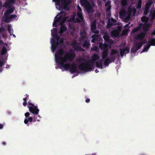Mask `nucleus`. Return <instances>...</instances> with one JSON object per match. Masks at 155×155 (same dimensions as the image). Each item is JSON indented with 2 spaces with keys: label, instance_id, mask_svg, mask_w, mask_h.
Returning <instances> with one entry per match:
<instances>
[{
  "label": "nucleus",
  "instance_id": "obj_59",
  "mask_svg": "<svg viewBox=\"0 0 155 155\" xmlns=\"http://www.w3.org/2000/svg\"><path fill=\"white\" fill-rule=\"evenodd\" d=\"M8 32L10 34V35L11 36H12V34H13V31L11 30V31H10V32Z\"/></svg>",
  "mask_w": 155,
  "mask_h": 155
},
{
  "label": "nucleus",
  "instance_id": "obj_7",
  "mask_svg": "<svg viewBox=\"0 0 155 155\" xmlns=\"http://www.w3.org/2000/svg\"><path fill=\"white\" fill-rule=\"evenodd\" d=\"M65 63L62 64L60 66V68L62 69V68L64 69L65 70H67L70 69L69 71L72 74H74L77 71V69L76 65L75 64L73 63L70 64V63H68L66 64Z\"/></svg>",
  "mask_w": 155,
  "mask_h": 155
},
{
  "label": "nucleus",
  "instance_id": "obj_64",
  "mask_svg": "<svg viewBox=\"0 0 155 155\" xmlns=\"http://www.w3.org/2000/svg\"><path fill=\"white\" fill-rule=\"evenodd\" d=\"M64 41L62 39H61L60 41V43H63V42Z\"/></svg>",
  "mask_w": 155,
  "mask_h": 155
},
{
  "label": "nucleus",
  "instance_id": "obj_45",
  "mask_svg": "<svg viewBox=\"0 0 155 155\" xmlns=\"http://www.w3.org/2000/svg\"><path fill=\"white\" fill-rule=\"evenodd\" d=\"M131 51L133 53H135L136 52L137 50V49H136V48L135 47V46H134L133 48L131 49Z\"/></svg>",
  "mask_w": 155,
  "mask_h": 155
},
{
  "label": "nucleus",
  "instance_id": "obj_29",
  "mask_svg": "<svg viewBox=\"0 0 155 155\" xmlns=\"http://www.w3.org/2000/svg\"><path fill=\"white\" fill-rule=\"evenodd\" d=\"M127 0H121V4L122 8H126L127 5Z\"/></svg>",
  "mask_w": 155,
  "mask_h": 155
},
{
  "label": "nucleus",
  "instance_id": "obj_19",
  "mask_svg": "<svg viewBox=\"0 0 155 155\" xmlns=\"http://www.w3.org/2000/svg\"><path fill=\"white\" fill-rule=\"evenodd\" d=\"M99 59V56L97 54H94L91 57V59L90 60V62L92 64H94L95 61Z\"/></svg>",
  "mask_w": 155,
  "mask_h": 155
},
{
  "label": "nucleus",
  "instance_id": "obj_54",
  "mask_svg": "<svg viewBox=\"0 0 155 155\" xmlns=\"http://www.w3.org/2000/svg\"><path fill=\"white\" fill-rule=\"evenodd\" d=\"M16 0H9L11 2L12 4H14L15 3V1Z\"/></svg>",
  "mask_w": 155,
  "mask_h": 155
},
{
  "label": "nucleus",
  "instance_id": "obj_15",
  "mask_svg": "<svg viewBox=\"0 0 155 155\" xmlns=\"http://www.w3.org/2000/svg\"><path fill=\"white\" fill-rule=\"evenodd\" d=\"M120 54L121 57H123L126 52V54L129 53L130 51V48L128 47H126L124 49L120 48Z\"/></svg>",
  "mask_w": 155,
  "mask_h": 155
},
{
  "label": "nucleus",
  "instance_id": "obj_47",
  "mask_svg": "<svg viewBox=\"0 0 155 155\" xmlns=\"http://www.w3.org/2000/svg\"><path fill=\"white\" fill-rule=\"evenodd\" d=\"M5 29L3 27L0 28V33H3L5 31Z\"/></svg>",
  "mask_w": 155,
  "mask_h": 155
},
{
  "label": "nucleus",
  "instance_id": "obj_23",
  "mask_svg": "<svg viewBox=\"0 0 155 155\" xmlns=\"http://www.w3.org/2000/svg\"><path fill=\"white\" fill-rule=\"evenodd\" d=\"M108 50L107 49H104L103 50L102 54V57L103 60H104V59L107 58L108 55Z\"/></svg>",
  "mask_w": 155,
  "mask_h": 155
},
{
  "label": "nucleus",
  "instance_id": "obj_39",
  "mask_svg": "<svg viewBox=\"0 0 155 155\" xmlns=\"http://www.w3.org/2000/svg\"><path fill=\"white\" fill-rule=\"evenodd\" d=\"M141 3L142 1L141 0H138V2L137 3V8L138 9H140L141 7Z\"/></svg>",
  "mask_w": 155,
  "mask_h": 155
},
{
  "label": "nucleus",
  "instance_id": "obj_51",
  "mask_svg": "<svg viewBox=\"0 0 155 155\" xmlns=\"http://www.w3.org/2000/svg\"><path fill=\"white\" fill-rule=\"evenodd\" d=\"M25 115L26 117H28L29 116L30 114L29 112H27L25 114Z\"/></svg>",
  "mask_w": 155,
  "mask_h": 155
},
{
  "label": "nucleus",
  "instance_id": "obj_46",
  "mask_svg": "<svg viewBox=\"0 0 155 155\" xmlns=\"http://www.w3.org/2000/svg\"><path fill=\"white\" fill-rule=\"evenodd\" d=\"M147 42V41L146 39L145 38L143 39V40H142V41L140 42L139 43L141 45L144 44L146 43Z\"/></svg>",
  "mask_w": 155,
  "mask_h": 155
},
{
  "label": "nucleus",
  "instance_id": "obj_9",
  "mask_svg": "<svg viewBox=\"0 0 155 155\" xmlns=\"http://www.w3.org/2000/svg\"><path fill=\"white\" fill-rule=\"evenodd\" d=\"M56 38L57 41H56L53 38L51 39V50L53 52H54L56 50L57 48L59 45L60 38L57 35L55 36Z\"/></svg>",
  "mask_w": 155,
  "mask_h": 155
},
{
  "label": "nucleus",
  "instance_id": "obj_13",
  "mask_svg": "<svg viewBox=\"0 0 155 155\" xmlns=\"http://www.w3.org/2000/svg\"><path fill=\"white\" fill-rule=\"evenodd\" d=\"M127 12L125 10V8H122L120 11L119 15L120 16L122 17L126 20L129 19L130 15H126Z\"/></svg>",
  "mask_w": 155,
  "mask_h": 155
},
{
  "label": "nucleus",
  "instance_id": "obj_48",
  "mask_svg": "<svg viewBox=\"0 0 155 155\" xmlns=\"http://www.w3.org/2000/svg\"><path fill=\"white\" fill-rule=\"evenodd\" d=\"M82 15H83V13L82 12H77V17H78L79 16H81Z\"/></svg>",
  "mask_w": 155,
  "mask_h": 155
},
{
  "label": "nucleus",
  "instance_id": "obj_40",
  "mask_svg": "<svg viewBox=\"0 0 155 155\" xmlns=\"http://www.w3.org/2000/svg\"><path fill=\"white\" fill-rule=\"evenodd\" d=\"M150 12V9L145 8L143 14L144 15L146 16Z\"/></svg>",
  "mask_w": 155,
  "mask_h": 155
},
{
  "label": "nucleus",
  "instance_id": "obj_1",
  "mask_svg": "<svg viewBox=\"0 0 155 155\" xmlns=\"http://www.w3.org/2000/svg\"><path fill=\"white\" fill-rule=\"evenodd\" d=\"M65 53L64 50L61 48L55 53V60L56 62L60 66L65 63L68 60L72 61L75 58V54L74 51L71 50L69 53L66 52L63 57L61 56Z\"/></svg>",
  "mask_w": 155,
  "mask_h": 155
},
{
  "label": "nucleus",
  "instance_id": "obj_30",
  "mask_svg": "<svg viewBox=\"0 0 155 155\" xmlns=\"http://www.w3.org/2000/svg\"><path fill=\"white\" fill-rule=\"evenodd\" d=\"M108 45L107 44H103L101 43H99V47L101 49H106L108 47Z\"/></svg>",
  "mask_w": 155,
  "mask_h": 155
},
{
  "label": "nucleus",
  "instance_id": "obj_61",
  "mask_svg": "<svg viewBox=\"0 0 155 155\" xmlns=\"http://www.w3.org/2000/svg\"><path fill=\"white\" fill-rule=\"evenodd\" d=\"M3 127V125L2 124H0V129H1Z\"/></svg>",
  "mask_w": 155,
  "mask_h": 155
},
{
  "label": "nucleus",
  "instance_id": "obj_24",
  "mask_svg": "<svg viewBox=\"0 0 155 155\" xmlns=\"http://www.w3.org/2000/svg\"><path fill=\"white\" fill-rule=\"evenodd\" d=\"M56 17H55V18ZM62 20V17L60 16L58 18L56 19H54V21L53 24V27H57V23L58 21H61Z\"/></svg>",
  "mask_w": 155,
  "mask_h": 155
},
{
  "label": "nucleus",
  "instance_id": "obj_35",
  "mask_svg": "<svg viewBox=\"0 0 155 155\" xmlns=\"http://www.w3.org/2000/svg\"><path fill=\"white\" fill-rule=\"evenodd\" d=\"M150 47V45L147 44V45L144 46V48L142 50V52L147 51Z\"/></svg>",
  "mask_w": 155,
  "mask_h": 155
},
{
  "label": "nucleus",
  "instance_id": "obj_49",
  "mask_svg": "<svg viewBox=\"0 0 155 155\" xmlns=\"http://www.w3.org/2000/svg\"><path fill=\"white\" fill-rule=\"evenodd\" d=\"M77 12H82L81 8L79 6H78L77 8Z\"/></svg>",
  "mask_w": 155,
  "mask_h": 155
},
{
  "label": "nucleus",
  "instance_id": "obj_44",
  "mask_svg": "<svg viewBox=\"0 0 155 155\" xmlns=\"http://www.w3.org/2000/svg\"><path fill=\"white\" fill-rule=\"evenodd\" d=\"M17 16L15 14H13L12 15H10L9 16V17L10 18V20H12L13 19V18H15L17 17Z\"/></svg>",
  "mask_w": 155,
  "mask_h": 155
},
{
  "label": "nucleus",
  "instance_id": "obj_3",
  "mask_svg": "<svg viewBox=\"0 0 155 155\" xmlns=\"http://www.w3.org/2000/svg\"><path fill=\"white\" fill-rule=\"evenodd\" d=\"M97 28L96 24V22L93 21L91 23V31L93 33H94L91 36L92 39L91 40L92 43H96L97 42L100 41V38L98 35L99 31L96 30Z\"/></svg>",
  "mask_w": 155,
  "mask_h": 155
},
{
  "label": "nucleus",
  "instance_id": "obj_18",
  "mask_svg": "<svg viewBox=\"0 0 155 155\" xmlns=\"http://www.w3.org/2000/svg\"><path fill=\"white\" fill-rule=\"evenodd\" d=\"M12 3L9 0L8 2H5L4 5L3 6V7H5V8L8 7V8L11 7V4ZM2 7V2L0 0V9H1Z\"/></svg>",
  "mask_w": 155,
  "mask_h": 155
},
{
  "label": "nucleus",
  "instance_id": "obj_60",
  "mask_svg": "<svg viewBox=\"0 0 155 155\" xmlns=\"http://www.w3.org/2000/svg\"><path fill=\"white\" fill-rule=\"evenodd\" d=\"M66 18H63V19H62V21L64 22H65L66 20Z\"/></svg>",
  "mask_w": 155,
  "mask_h": 155
},
{
  "label": "nucleus",
  "instance_id": "obj_6",
  "mask_svg": "<svg viewBox=\"0 0 155 155\" xmlns=\"http://www.w3.org/2000/svg\"><path fill=\"white\" fill-rule=\"evenodd\" d=\"M80 3L88 13H91L93 12V7L94 4L91 2V4L88 0H80Z\"/></svg>",
  "mask_w": 155,
  "mask_h": 155
},
{
  "label": "nucleus",
  "instance_id": "obj_62",
  "mask_svg": "<svg viewBox=\"0 0 155 155\" xmlns=\"http://www.w3.org/2000/svg\"><path fill=\"white\" fill-rule=\"evenodd\" d=\"M83 61V59L81 58H80L78 60V61L80 62H81Z\"/></svg>",
  "mask_w": 155,
  "mask_h": 155
},
{
  "label": "nucleus",
  "instance_id": "obj_8",
  "mask_svg": "<svg viewBox=\"0 0 155 155\" xmlns=\"http://www.w3.org/2000/svg\"><path fill=\"white\" fill-rule=\"evenodd\" d=\"M28 107L29 111L34 115H38L39 110L37 106L33 104L29 101L28 102Z\"/></svg>",
  "mask_w": 155,
  "mask_h": 155
},
{
  "label": "nucleus",
  "instance_id": "obj_56",
  "mask_svg": "<svg viewBox=\"0 0 155 155\" xmlns=\"http://www.w3.org/2000/svg\"><path fill=\"white\" fill-rule=\"evenodd\" d=\"M150 24L148 23H147L145 26H146V27H147V28H148L149 27H150Z\"/></svg>",
  "mask_w": 155,
  "mask_h": 155
},
{
  "label": "nucleus",
  "instance_id": "obj_41",
  "mask_svg": "<svg viewBox=\"0 0 155 155\" xmlns=\"http://www.w3.org/2000/svg\"><path fill=\"white\" fill-rule=\"evenodd\" d=\"M140 26H138L137 27L135 28L132 30V32L133 33L137 32L140 28Z\"/></svg>",
  "mask_w": 155,
  "mask_h": 155
},
{
  "label": "nucleus",
  "instance_id": "obj_4",
  "mask_svg": "<svg viewBox=\"0 0 155 155\" xmlns=\"http://www.w3.org/2000/svg\"><path fill=\"white\" fill-rule=\"evenodd\" d=\"M94 64H92L90 61H86L85 62L81 63L78 65V68L81 71H90L94 69Z\"/></svg>",
  "mask_w": 155,
  "mask_h": 155
},
{
  "label": "nucleus",
  "instance_id": "obj_17",
  "mask_svg": "<svg viewBox=\"0 0 155 155\" xmlns=\"http://www.w3.org/2000/svg\"><path fill=\"white\" fill-rule=\"evenodd\" d=\"M84 43L82 45V47L85 48H90L91 44L90 40L88 38H87L83 42Z\"/></svg>",
  "mask_w": 155,
  "mask_h": 155
},
{
  "label": "nucleus",
  "instance_id": "obj_37",
  "mask_svg": "<svg viewBox=\"0 0 155 155\" xmlns=\"http://www.w3.org/2000/svg\"><path fill=\"white\" fill-rule=\"evenodd\" d=\"M4 16L5 18L4 19V21L6 23L9 22H10L9 20H10L9 16L5 15H4Z\"/></svg>",
  "mask_w": 155,
  "mask_h": 155
},
{
  "label": "nucleus",
  "instance_id": "obj_38",
  "mask_svg": "<svg viewBox=\"0 0 155 155\" xmlns=\"http://www.w3.org/2000/svg\"><path fill=\"white\" fill-rule=\"evenodd\" d=\"M136 48V49H137V51L139 50L142 47V45H141L139 43L138 44H136L134 46Z\"/></svg>",
  "mask_w": 155,
  "mask_h": 155
},
{
  "label": "nucleus",
  "instance_id": "obj_16",
  "mask_svg": "<svg viewBox=\"0 0 155 155\" xmlns=\"http://www.w3.org/2000/svg\"><path fill=\"white\" fill-rule=\"evenodd\" d=\"M146 35V34L145 32H141L138 34L135 38V39L140 41L143 40L144 39Z\"/></svg>",
  "mask_w": 155,
  "mask_h": 155
},
{
  "label": "nucleus",
  "instance_id": "obj_55",
  "mask_svg": "<svg viewBox=\"0 0 155 155\" xmlns=\"http://www.w3.org/2000/svg\"><path fill=\"white\" fill-rule=\"evenodd\" d=\"M3 65V62L0 60V68L2 67Z\"/></svg>",
  "mask_w": 155,
  "mask_h": 155
},
{
  "label": "nucleus",
  "instance_id": "obj_22",
  "mask_svg": "<svg viewBox=\"0 0 155 155\" xmlns=\"http://www.w3.org/2000/svg\"><path fill=\"white\" fill-rule=\"evenodd\" d=\"M150 18L151 21H153L155 18V9L153 11L151 10L150 11Z\"/></svg>",
  "mask_w": 155,
  "mask_h": 155
},
{
  "label": "nucleus",
  "instance_id": "obj_14",
  "mask_svg": "<svg viewBox=\"0 0 155 155\" xmlns=\"http://www.w3.org/2000/svg\"><path fill=\"white\" fill-rule=\"evenodd\" d=\"M116 20L113 18H110L108 19L107 23V27L108 28L111 27V26L116 25Z\"/></svg>",
  "mask_w": 155,
  "mask_h": 155
},
{
  "label": "nucleus",
  "instance_id": "obj_34",
  "mask_svg": "<svg viewBox=\"0 0 155 155\" xmlns=\"http://www.w3.org/2000/svg\"><path fill=\"white\" fill-rule=\"evenodd\" d=\"M7 51V49L5 47L3 46L2 48L1 51V54L2 55H4L5 54Z\"/></svg>",
  "mask_w": 155,
  "mask_h": 155
},
{
  "label": "nucleus",
  "instance_id": "obj_28",
  "mask_svg": "<svg viewBox=\"0 0 155 155\" xmlns=\"http://www.w3.org/2000/svg\"><path fill=\"white\" fill-rule=\"evenodd\" d=\"M150 46H155V39L151 38L149 39V41L148 43Z\"/></svg>",
  "mask_w": 155,
  "mask_h": 155
},
{
  "label": "nucleus",
  "instance_id": "obj_58",
  "mask_svg": "<svg viewBox=\"0 0 155 155\" xmlns=\"http://www.w3.org/2000/svg\"><path fill=\"white\" fill-rule=\"evenodd\" d=\"M152 35H155V30H154L151 34Z\"/></svg>",
  "mask_w": 155,
  "mask_h": 155
},
{
  "label": "nucleus",
  "instance_id": "obj_52",
  "mask_svg": "<svg viewBox=\"0 0 155 155\" xmlns=\"http://www.w3.org/2000/svg\"><path fill=\"white\" fill-rule=\"evenodd\" d=\"M11 27L10 25H8L7 27V29L8 30V32H10V31L11 30Z\"/></svg>",
  "mask_w": 155,
  "mask_h": 155
},
{
  "label": "nucleus",
  "instance_id": "obj_2",
  "mask_svg": "<svg viewBox=\"0 0 155 155\" xmlns=\"http://www.w3.org/2000/svg\"><path fill=\"white\" fill-rule=\"evenodd\" d=\"M53 1L55 2L57 8L58 6V9L60 10L63 9L66 10H69L68 5L71 3L70 0H53Z\"/></svg>",
  "mask_w": 155,
  "mask_h": 155
},
{
  "label": "nucleus",
  "instance_id": "obj_42",
  "mask_svg": "<svg viewBox=\"0 0 155 155\" xmlns=\"http://www.w3.org/2000/svg\"><path fill=\"white\" fill-rule=\"evenodd\" d=\"M143 31L142 32H145L146 34V35L147 34V33L148 31V28L147 27H146V26H143Z\"/></svg>",
  "mask_w": 155,
  "mask_h": 155
},
{
  "label": "nucleus",
  "instance_id": "obj_36",
  "mask_svg": "<svg viewBox=\"0 0 155 155\" xmlns=\"http://www.w3.org/2000/svg\"><path fill=\"white\" fill-rule=\"evenodd\" d=\"M148 18L144 15L141 17V20L143 22H147L148 21Z\"/></svg>",
  "mask_w": 155,
  "mask_h": 155
},
{
  "label": "nucleus",
  "instance_id": "obj_53",
  "mask_svg": "<svg viewBox=\"0 0 155 155\" xmlns=\"http://www.w3.org/2000/svg\"><path fill=\"white\" fill-rule=\"evenodd\" d=\"M110 8H111V7L110 6H108L106 8V10L108 12V11H110Z\"/></svg>",
  "mask_w": 155,
  "mask_h": 155
},
{
  "label": "nucleus",
  "instance_id": "obj_10",
  "mask_svg": "<svg viewBox=\"0 0 155 155\" xmlns=\"http://www.w3.org/2000/svg\"><path fill=\"white\" fill-rule=\"evenodd\" d=\"M71 45L74 49L77 52L84 51V49L79 46V43H77L76 41L74 40L71 43Z\"/></svg>",
  "mask_w": 155,
  "mask_h": 155
},
{
  "label": "nucleus",
  "instance_id": "obj_57",
  "mask_svg": "<svg viewBox=\"0 0 155 155\" xmlns=\"http://www.w3.org/2000/svg\"><path fill=\"white\" fill-rule=\"evenodd\" d=\"M90 99H89L87 98L85 100V102L87 103H89L90 102Z\"/></svg>",
  "mask_w": 155,
  "mask_h": 155
},
{
  "label": "nucleus",
  "instance_id": "obj_50",
  "mask_svg": "<svg viewBox=\"0 0 155 155\" xmlns=\"http://www.w3.org/2000/svg\"><path fill=\"white\" fill-rule=\"evenodd\" d=\"M33 118L34 119V120L33 121L34 122H35L36 120L38 121H40L39 119H38L37 117H34Z\"/></svg>",
  "mask_w": 155,
  "mask_h": 155
},
{
  "label": "nucleus",
  "instance_id": "obj_33",
  "mask_svg": "<svg viewBox=\"0 0 155 155\" xmlns=\"http://www.w3.org/2000/svg\"><path fill=\"white\" fill-rule=\"evenodd\" d=\"M33 121V118L31 117L28 118V119L25 118V119L24 122L25 124H28V121L31 122Z\"/></svg>",
  "mask_w": 155,
  "mask_h": 155
},
{
  "label": "nucleus",
  "instance_id": "obj_12",
  "mask_svg": "<svg viewBox=\"0 0 155 155\" xmlns=\"http://www.w3.org/2000/svg\"><path fill=\"white\" fill-rule=\"evenodd\" d=\"M122 27L120 26H118L117 29L113 30L111 32L112 35L116 37H117L119 35L120 32L121 31Z\"/></svg>",
  "mask_w": 155,
  "mask_h": 155
},
{
  "label": "nucleus",
  "instance_id": "obj_32",
  "mask_svg": "<svg viewBox=\"0 0 155 155\" xmlns=\"http://www.w3.org/2000/svg\"><path fill=\"white\" fill-rule=\"evenodd\" d=\"M153 3V2L151 1L147 2L145 5V8L150 9V7Z\"/></svg>",
  "mask_w": 155,
  "mask_h": 155
},
{
  "label": "nucleus",
  "instance_id": "obj_25",
  "mask_svg": "<svg viewBox=\"0 0 155 155\" xmlns=\"http://www.w3.org/2000/svg\"><path fill=\"white\" fill-rule=\"evenodd\" d=\"M95 65L97 68L102 69L103 67L102 64V61L100 60L98 61H96L95 62Z\"/></svg>",
  "mask_w": 155,
  "mask_h": 155
},
{
  "label": "nucleus",
  "instance_id": "obj_43",
  "mask_svg": "<svg viewBox=\"0 0 155 155\" xmlns=\"http://www.w3.org/2000/svg\"><path fill=\"white\" fill-rule=\"evenodd\" d=\"M27 97L23 98V100L24 101V102L23 103V104L24 106H26L27 105Z\"/></svg>",
  "mask_w": 155,
  "mask_h": 155
},
{
  "label": "nucleus",
  "instance_id": "obj_27",
  "mask_svg": "<svg viewBox=\"0 0 155 155\" xmlns=\"http://www.w3.org/2000/svg\"><path fill=\"white\" fill-rule=\"evenodd\" d=\"M78 17V18H76L75 19V20L77 22L79 23L82 22H84V19L83 15Z\"/></svg>",
  "mask_w": 155,
  "mask_h": 155
},
{
  "label": "nucleus",
  "instance_id": "obj_5",
  "mask_svg": "<svg viewBox=\"0 0 155 155\" xmlns=\"http://www.w3.org/2000/svg\"><path fill=\"white\" fill-rule=\"evenodd\" d=\"M110 55L111 56L110 58L109 57L107 58L104 60V64L105 66H107L109 63L112 61H114L117 57L116 55L119 57L120 55L118 53V51L117 49H112L110 53Z\"/></svg>",
  "mask_w": 155,
  "mask_h": 155
},
{
  "label": "nucleus",
  "instance_id": "obj_11",
  "mask_svg": "<svg viewBox=\"0 0 155 155\" xmlns=\"http://www.w3.org/2000/svg\"><path fill=\"white\" fill-rule=\"evenodd\" d=\"M80 37L79 41L81 42H83L85 39L88 38V34L85 31H83L80 34Z\"/></svg>",
  "mask_w": 155,
  "mask_h": 155
},
{
  "label": "nucleus",
  "instance_id": "obj_31",
  "mask_svg": "<svg viewBox=\"0 0 155 155\" xmlns=\"http://www.w3.org/2000/svg\"><path fill=\"white\" fill-rule=\"evenodd\" d=\"M51 31V35L53 37H55V36H57L58 35L57 29L56 28H53V30H52Z\"/></svg>",
  "mask_w": 155,
  "mask_h": 155
},
{
  "label": "nucleus",
  "instance_id": "obj_63",
  "mask_svg": "<svg viewBox=\"0 0 155 155\" xmlns=\"http://www.w3.org/2000/svg\"><path fill=\"white\" fill-rule=\"evenodd\" d=\"M130 24V23H129L128 24H126V25L124 26V27L125 28H126L127 27V26H128Z\"/></svg>",
  "mask_w": 155,
  "mask_h": 155
},
{
  "label": "nucleus",
  "instance_id": "obj_21",
  "mask_svg": "<svg viewBox=\"0 0 155 155\" xmlns=\"http://www.w3.org/2000/svg\"><path fill=\"white\" fill-rule=\"evenodd\" d=\"M61 25V28H60V30L59 31V33L60 34H62V33L66 31L67 30V28L66 27V26L65 25V24H60Z\"/></svg>",
  "mask_w": 155,
  "mask_h": 155
},
{
  "label": "nucleus",
  "instance_id": "obj_26",
  "mask_svg": "<svg viewBox=\"0 0 155 155\" xmlns=\"http://www.w3.org/2000/svg\"><path fill=\"white\" fill-rule=\"evenodd\" d=\"M13 11L14 9L12 7L8 8V9L5 12L4 15L9 16L10 14L13 12Z\"/></svg>",
  "mask_w": 155,
  "mask_h": 155
},
{
  "label": "nucleus",
  "instance_id": "obj_20",
  "mask_svg": "<svg viewBox=\"0 0 155 155\" xmlns=\"http://www.w3.org/2000/svg\"><path fill=\"white\" fill-rule=\"evenodd\" d=\"M103 38L105 41L107 43L109 44L111 43L110 39L109 36L107 32H105L103 35Z\"/></svg>",
  "mask_w": 155,
  "mask_h": 155
}]
</instances>
